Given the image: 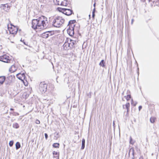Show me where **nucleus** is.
<instances>
[{"instance_id": "obj_1", "label": "nucleus", "mask_w": 159, "mask_h": 159, "mask_svg": "<svg viewBox=\"0 0 159 159\" xmlns=\"http://www.w3.org/2000/svg\"><path fill=\"white\" fill-rule=\"evenodd\" d=\"M32 28L34 30L43 29L47 27L45 21L41 18L33 19L32 21Z\"/></svg>"}, {"instance_id": "obj_2", "label": "nucleus", "mask_w": 159, "mask_h": 159, "mask_svg": "<svg viewBox=\"0 0 159 159\" xmlns=\"http://www.w3.org/2000/svg\"><path fill=\"white\" fill-rule=\"evenodd\" d=\"M65 21V20L62 17L57 16L54 18L52 21V25L56 27H60L62 25Z\"/></svg>"}, {"instance_id": "obj_3", "label": "nucleus", "mask_w": 159, "mask_h": 159, "mask_svg": "<svg viewBox=\"0 0 159 159\" xmlns=\"http://www.w3.org/2000/svg\"><path fill=\"white\" fill-rule=\"evenodd\" d=\"M57 10L60 12H62L67 16H70L72 14H74L73 11L70 9L58 7Z\"/></svg>"}, {"instance_id": "obj_4", "label": "nucleus", "mask_w": 159, "mask_h": 159, "mask_svg": "<svg viewBox=\"0 0 159 159\" xmlns=\"http://www.w3.org/2000/svg\"><path fill=\"white\" fill-rule=\"evenodd\" d=\"M47 85L44 82H41L39 85V89L40 91L43 93H45L47 90Z\"/></svg>"}, {"instance_id": "obj_5", "label": "nucleus", "mask_w": 159, "mask_h": 159, "mask_svg": "<svg viewBox=\"0 0 159 159\" xmlns=\"http://www.w3.org/2000/svg\"><path fill=\"white\" fill-rule=\"evenodd\" d=\"M74 26L71 25L70 27H69L68 29L67 30V32L68 34L70 36H72L74 34Z\"/></svg>"}, {"instance_id": "obj_6", "label": "nucleus", "mask_w": 159, "mask_h": 159, "mask_svg": "<svg viewBox=\"0 0 159 159\" xmlns=\"http://www.w3.org/2000/svg\"><path fill=\"white\" fill-rule=\"evenodd\" d=\"M16 76L19 79L22 81L25 80V76L24 73L22 74L20 73H19L16 75Z\"/></svg>"}, {"instance_id": "obj_7", "label": "nucleus", "mask_w": 159, "mask_h": 159, "mask_svg": "<svg viewBox=\"0 0 159 159\" xmlns=\"http://www.w3.org/2000/svg\"><path fill=\"white\" fill-rule=\"evenodd\" d=\"M2 62L6 63H10L11 60L10 57L6 55H5L2 56Z\"/></svg>"}, {"instance_id": "obj_8", "label": "nucleus", "mask_w": 159, "mask_h": 159, "mask_svg": "<svg viewBox=\"0 0 159 159\" xmlns=\"http://www.w3.org/2000/svg\"><path fill=\"white\" fill-rule=\"evenodd\" d=\"M51 31H48L42 34V37L43 38H48L49 36L52 35Z\"/></svg>"}, {"instance_id": "obj_9", "label": "nucleus", "mask_w": 159, "mask_h": 159, "mask_svg": "<svg viewBox=\"0 0 159 159\" xmlns=\"http://www.w3.org/2000/svg\"><path fill=\"white\" fill-rule=\"evenodd\" d=\"M17 31L18 29L17 28H15L14 29H13V28H11L9 30L10 33L13 34H16Z\"/></svg>"}, {"instance_id": "obj_10", "label": "nucleus", "mask_w": 159, "mask_h": 159, "mask_svg": "<svg viewBox=\"0 0 159 159\" xmlns=\"http://www.w3.org/2000/svg\"><path fill=\"white\" fill-rule=\"evenodd\" d=\"M69 42H65L63 45V49L65 50H67L69 49Z\"/></svg>"}, {"instance_id": "obj_11", "label": "nucleus", "mask_w": 159, "mask_h": 159, "mask_svg": "<svg viewBox=\"0 0 159 159\" xmlns=\"http://www.w3.org/2000/svg\"><path fill=\"white\" fill-rule=\"evenodd\" d=\"M76 20H70L69 22L68 26L69 27H70L71 25H73L74 26V27L75 25H74V24Z\"/></svg>"}, {"instance_id": "obj_12", "label": "nucleus", "mask_w": 159, "mask_h": 159, "mask_svg": "<svg viewBox=\"0 0 159 159\" xmlns=\"http://www.w3.org/2000/svg\"><path fill=\"white\" fill-rule=\"evenodd\" d=\"M6 79L5 76H0V85L2 84Z\"/></svg>"}, {"instance_id": "obj_13", "label": "nucleus", "mask_w": 159, "mask_h": 159, "mask_svg": "<svg viewBox=\"0 0 159 159\" xmlns=\"http://www.w3.org/2000/svg\"><path fill=\"white\" fill-rule=\"evenodd\" d=\"M131 153V154H132V159H134V150L133 148H131L129 150V156H130V153Z\"/></svg>"}, {"instance_id": "obj_14", "label": "nucleus", "mask_w": 159, "mask_h": 159, "mask_svg": "<svg viewBox=\"0 0 159 159\" xmlns=\"http://www.w3.org/2000/svg\"><path fill=\"white\" fill-rule=\"evenodd\" d=\"M16 70L15 66L14 65H12L11 67L9 68V71L11 72H14Z\"/></svg>"}, {"instance_id": "obj_15", "label": "nucleus", "mask_w": 159, "mask_h": 159, "mask_svg": "<svg viewBox=\"0 0 159 159\" xmlns=\"http://www.w3.org/2000/svg\"><path fill=\"white\" fill-rule=\"evenodd\" d=\"M59 153H58L57 152H55V151H53V155H56V156H54V157H57V159H59V154H58Z\"/></svg>"}, {"instance_id": "obj_16", "label": "nucleus", "mask_w": 159, "mask_h": 159, "mask_svg": "<svg viewBox=\"0 0 159 159\" xmlns=\"http://www.w3.org/2000/svg\"><path fill=\"white\" fill-rule=\"evenodd\" d=\"M20 147V144L19 142H17L16 144V150L18 149Z\"/></svg>"}, {"instance_id": "obj_17", "label": "nucleus", "mask_w": 159, "mask_h": 159, "mask_svg": "<svg viewBox=\"0 0 159 159\" xmlns=\"http://www.w3.org/2000/svg\"><path fill=\"white\" fill-rule=\"evenodd\" d=\"M13 127L14 128L18 129L19 127V124L17 123H15L13 124Z\"/></svg>"}, {"instance_id": "obj_18", "label": "nucleus", "mask_w": 159, "mask_h": 159, "mask_svg": "<svg viewBox=\"0 0 159 159\" xmlns=\"http://www.w3.org/2000/svg\"><path fill=\"white\" fill-rule=\"evenodd\" d=\"M59 144L58 143H54L53 144L52 146L53 147L55 148H59Z\"/></svg>"}, {"instance_id": "obj_19", "label": "nucleus", "mask_w": 159, "mask_h": 159, "mask_svg": "<svg viewBox=\"0 0 159 159\" xmlns=\"http://www.w3.org/2000/svg\"><path fill=\"white\" fill-rule=\"evenodd\" d=\"M54 139H57L59 137V134L58 133H54Z\"/></svg>"}, {"instance_id": "obj_20", "label": "nucleus", "mask_w": 159, "mask_h": 159, "mask_svg": "<svg viewBox=\"0 0 159 159\" xmlns=\"http://www.w3.org/2000/svg\"><path fill=\"white\" fill-rule=\"evenodd\" d=\"M99 65L103 67L105 66L104 61L103 60H102L99 63Z\"/></svg>"}, {"instance_id": "obj_21", "label": "nucleus", "mask_w": 159, "mask_h": 159, "mask_svg": "<svg viewBox=\"0 0 159 159\" xmlns=\"http://www.w3.org/2000/svg\"><path fill=\"white\" fill-rule=\"evenodd\" d=\"M125 97L127 100L128 101L130 100L131 98V95L130 94H128L127 96H125Z\"/></svg>"}, {"instance_id": "obj_22", "label": "nucleus", "mask_w": 159, "mask_h": 159, "mask_svg": "<svg viewBox=\"0 0 159 159\" xmlns=\"http://www.w3.org/2000/svg\"><path fill=\"white\" fill-rule=\"evenodd\" d=\"M126 109H129L130 107V104L129 103H126L125 105Z\"/></svg>"}, {"instance_id": "obj_23", "label": "nucleus", "mask_w": 159, "mask_h": 159, "mask_svg": "<svg viewBox=\"0 0 159 159\" xmlns=\"http://www.w3.org/2000/svg\"><path fill=\"white\" fill-rule=\"evenodd\" d=\"M150 121L152 123H153L155 122L154 118L151 117L150 119Z\"/></svg>"}, {"instance_id": "obj_24", "label": "nucleus", "mask_w": 159, "mask_h": 159, "mask_svg": "<svg viewBox=\"0 0 159 159\" xmlns=\"http://www.w3.org/2000/svg\"><path fill=\"white\" fill-rule=\"evenodd\" d=\"M14 142L13 141H11L9 143V145L10 147H12L13 144Z\"/></svg>"}, {"instance_id": "obj_25", "label": "nucleus", "mask_w": 159, "mask_h": 159, "mask_svg": "<svg viewBox=\"0 0 159 159\" xmlns=\"http://www.w3.org/2000/svg\"><path fill=\"white\" fill-rule=\"evenodd\" d=\"M70 42L71 43L72 45L73 46L74 45L75 42L74 41L70 39Z\"/></svg>"}, {"instance_id": "obj_26", "label": "nucleus", "mask_w": 159, "mask_h": 159, "mask_svg": "<svg viewBox=\"0 0 159 159\" xmlns=\"http://www.w3.org/2000/svg\"><path fill=\"white\" fill-rule=\"evenodd\" d=\"M85 140L84 139H83L82 140V145H85Z\"/></svg>"}, {"instance_id": "obj_27", "label": "nucleus", "mask_w": 159, "mask_h": 159, "mask_svg": "<svg viewBox=\"0 0 159 159\" xmlns=\"http://www.w3.org/2000/svg\"><path fill=\"white\" fill-rule=\"evenodd\" d=\"M130 143L131 144H133L134 142H132V137L131 136H130Z\"/></svg>"}, {"instance_id": "obj_28", "label": "nucleus", "mask_w": 159, "mask_h": 159, "mask_svg": "<svg viewBox=\"0 0 159 159\" xmlns=\"http://www.w3.org/2000/svg\"><path fill=\"white\" fill-rule=\"evenodd\" d=\"M69 44H70L69 49L73 47V45H72L71 43L70 42H69Z\"/></svg>"}, {"instance_id": "obj_29", "label": "nucleus", "mask_w": 159, "mask_h": 159, "mask_svg": "<svg viewBox=\"0 0 159 159\" xmlns=\"http://www.w3.org/2000/svg\"><path fill=\"white\" fill-rule=\"evenodd\" d=\"M9 79H13L14 80L15 78V76H14L11 75L9 76Z\"/></svg>"}, {"instance_id": "obj_30", "label": "nucleus", "mask_w": 159, "mask_h": 159, "mask_svg": "<svg viewBox=\"0 0 159 159\" xmlns=\"http://www.w3.org/2000/svg\"><path fill=\"white\" fill-rule=\"evenodd\" d=\"M45 137L46 139H47L48 138V135L47 133H45L44 134Z\"/></svg>"}, {"instance_id": "obj_31", "label": "nucleus", "mask_w": 159, "mask_h": 159, "mask_svg": "<svg viewBox=\"0 0 159 159\" xmlns=\"http://www.w3.org/2000/svg\"><path fill=\"white\" fill-rule=\"evenodd\" d=\"M36 123L37 124H39L40 123V122L39 121V120H36Z\"/></svg>"}, {"instance_id": "obj_32", "label": "nucleus", "mask_w": 159, "mask_h": 159, "mask_svg": "<svg viewBox=\"0 0 159 159\" xmlns=\"http://www.w3.org/2000/svg\"><path fill=\"white\" fill-rule=\"evenodd\" d=\"M84 147H85V145H82V146H81V149H84Z\"/></svg>"}, {"instance_id": "obj_33", "label": "nucleus", "mask_w": 159, "mask_h": 159, "mask_svg": "<svg viewBox=\"0 0 159 159\" xmlns=\"http://www.w3.org/2000/svg\"><path fill=\"white\" fill-rule=\"evenodd\" d=\"M142 108V106H139V111H140L141 110Z\"/></svg>"}, {"instance_id": "obj_34", "label": "nucleus", "mask_w": 159, "mask_h": 159, "mask_svg": "<svg viewBox=\"0 0 159 159\" xmlns=\"http://www.w3.org/2000/svg\"><path fill=\"white\" fill-rule=\"evenodd\" d=\"M65 0H64V1H62V4H62V5H61V6H66L65 5V3H64V1H65Z\"/></svg>"}, {"instance_id": "obj_35", "label": "nucleus", "mask_w": 159, "mask_h": 159, "mask_svg": "<svg viewBox=\"0 0 159 159\" xmlns=\"http://www.w3.org/2000/svg\"><path fill=\"white\" fill-rule=\"evenodd\" d=\"M92 17L94 19L95 17V13H92Z\"/></svg>"}, {"instance_id": "obj_36", "label": "nucleus", "mask_w": 159, "mask_h": 159, "mask_svg": "<svg viewBox=\"0 0 159 159\" xmlns=\"http://www.w3.org/2000/svg\"><path fill=\"white\" fill-rule=\"evenodd\" d=\"M127 95L130 94V91L129 90H128L127 92Z\"/></svg>"}, {"instance_id": "obj_37", "label": "nucleus", "mask_w": 159, "mask_h": 159, "mask_svg": "<svg viewBox=\"0 0 159 159\" xmlns=\"http://www.w3.org/2000/svg\"><path fill=\"white\" fill-rule=\"evenodd\" d=\"M95 8H94V9H93V11L92 13H95Z\"/></svg>"}, {"instance_id": "obj_38", "label": "nucleus", "mask_w": 159, "mask_h": 159, "mask_svg": "<svg viewBox=\"0 0 159 159\" xmlns=\"http://www.w3.org/2000/svg\"><path fill=\"white\" fill-rule=\"evenodd\" d=\"M87 95L88 96H89V98H91V92H90L89 93L87 94Z\"/></svg>"}, {"instance_id": "obj_39", "label": "nucleus", "mask_w": 159, "mask_h": 159, "mask_svg": "<svg viewBox=\"0 0 159 159\" xmlns=\"http://www.w3.org/2000/svg\"><path fill=\"white\" fill-rule=\"evenodd\" d=\"M127 109V114L128 115V113L129 111V109Z\"/></svg>"}, {"instance_id": "obj_40", "label": "nucleus", "mask_w": 159, "mask_h": 159, "mask_svg": "<svg viewBox=\"0 0 159 159\" xmlns=\"http://www.w3.org/2000/svg\"><path fill=\"white\" fill-rule=\"evenodd\" d=\"M2 56L0 57V61H2Z\"/></svg>"}, {"instance_id": "obj_41", "label": "nucleus", "mask_w": 159, "mask_h": 159, "mask_svg": "<svg viewBox=\"0 0 159 159\" xmlns=\"http://www.w3.org/2000/svg\"><path fill=\"white\" fill-rule=\"evenodd\" d=\"M139 159H143V156H141L139 157Z\"/></svg>"}, {"instance_id": "obj_42", "label": "nucleus", "mask_w": 159, "mask_h": 159, "mask_svg": "<svg viewBox=\"0 0 159 159\" xmlns=\"http://www.w3.org/2000/svg\"><path fill=\"white\" fill-rule=\"evenodd\" d=\"M134 20L133 19H132V21H131V24H132L133 23V22H134Z\"/></svg>"}, {"instance_id": "obj_43", "label": "nucleus", "mask_w": 159, "mask_h": 159, "mask_svg": "<svg viewBox=\"0 0 159 159\" xmlns=\"http://www.w3.org/2000/svg\"><path fill=\"white\" fill-rule=\"evenodd\" d=\"M95 6H96V3H95L93 5V7H94L95 8Z\"/></svg>"}, {"instance_id": "obj_44", "label": "nucleus", "mask_w": 159, "mask_h": 159, "mask_svg": "<svg viewBox=\"0 0 159 159\" xmlns=\"http://www.w3.org/2000/svg\"><path fill=\"white\" fill-rule=\"evenodd\" d=\"M10 110L11 111H13L14 110V109H13V108H11L10 109Z\"/></svg>"}, {"instance_id": "obj_45", "label": "nucleus", "mask_w": 159, "mask_h": 159, "mask_svg": "<svg viewBox=\"0 0 159 159\" xmlns=\"http://www.w3.org/2000/svg\"><path fill=\"white\" fill-rule=\"evenodd\" d=\"M23 42L24 44L26 45V44L25 43V42H24V40H23Z\"/></svg>"}, {"instance_id": "obj_46", "label": "nucleus", "mask_w": 159, "mask_h": 159, "mask_svg": "<svg viewBox=\"0 0 159 159\" xmlns=\"http://www.w3.org/2000/svg\"><path fill=\"white\" fill-rule=\"evenodd\" d=\"M133 102V99H132V100H131V104H132V102Z\"/></svg>"}, {"instance_id": "obj_47", "label": "nucleus", "mask_w": 159, "mask_h": 159, "mask_svg": "<svg viewBox=\"0 0 159 159\" xmlns=\"http://www.w3.org/2000/svg\"><path fill=\"white\" fill-rule=\"evenodd\" d=\"M136 103H135V104L134 105V106H135L136 105Z\"/></svg>"}, {"instance_id": "obj_48", "label": "nucleus", "mask_w": 159, "mask_h": 159, "mask_svg": "<svg viewBox=\"0 0 159 159\" xmlns=\"http://www.w3.org/2000/svg\"><path fill=\"white\" fill-rule=\"evenodd\" d=\"M89 18H90V15H89Z\"/></svg>"}, {"instance_id": "obj_49", "label": "nucleus", "mask_w": 159, "mask_h": 159, "mask_svg": "<svg viewBox=\"0 0 159 159\" xmlns=\"http://www.w3.org/2000/svg\"><path fill=\"white\" fill-rule=\"evenodd\" d=\"M17 115H19V114L18 113H17Z\"/></svg>"}, {"instance_id": "obj_50", "label": "nucleus", "mask_w": 159, "mask_h": 159, "mask_svg": "<svg viewBox=\"0 0 159 159\" xmlns=\"http://www.w3.org/2000/svg\"><path fill=\"white\" fill-rule=\"evenodd\" d=\"M123 108H125L124 107V105H123Z\"/></svg>"}, {"instance_id": "obj_51", "label": "nucleus", "mask_w": 159, "mask_h": 159, "mask_svg": "<svg viewBox=\"0 0 159 159\" xmlns=\"http://www.w3.org/2000/svg\"><path fill=\"white\" fill-rule=\"evenodd\" d=\"M20 41H22V42H23L22 40V39H21Z\"/></svg>"}, {"instance_id": "obj_52", "label": "nucleus", "mask_w": 159, "mask_h": 159, "mask_svg": "<svg viewBox=\"0 0 159 159\" xmlns=\"http://www.w3.org/2000/svg\"><path fill=\"white\" fill-rule=\"evenodd\" d=\"M124 93V92H123V93H122V94H123Z\"/></svg>"}]
</instances>
